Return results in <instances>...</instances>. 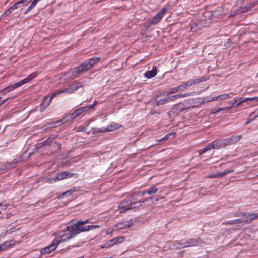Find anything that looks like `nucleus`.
<instances>
[{"instance_id":"nucleus-63","label":"nucleus","mask_w":258,"mask_h":258,"mask_svg":"<svg viewBox=\"0 0 258 258\" xmlns=\"http://www.w3.org/2000/svg\"><path fill=\"white\" fill-rule=\"evenodd\" d=\"M216 113H218V112H217V109H214L212 110L211 112L210 113L211 114H215Z\"/></svg>"},{"instance_id":"nucleus-21","label":"nucleus","mask_w":258,"mask_h":258,"mask_svg":"<svg viewBox=\"0 0 258 258\" xmlns=\"http://www.w3.org/2000/svg\"><path fill=\"white\" fill-rule=\"evenodd\" d=\"M157 74V69L155 66L153 67L151 70L147 71L145 72L144 76L145 77L150 79L156 76Z\"/></svg>"},{"instance_id":"nucleus-56","label":"nucleus","mask_w":258,"mask_h":258,"mask_svg":"<svg viewBox=\"0 0 258 258\" xmlns=\"http://www.w3.org/2000/svg\"><path fill=\"white\" fill-rule=\"evenodd\" d=\"M208 178H218V176L217 175V174H213L210 175L208 176Z\"/></svg>"},{"instance_id":"nucleus-16","label":"nucleus","mask_w":258,"mask_h":258,"mask_svg":"<svg viewBox=\"0 0 258 258\" xmlns=\"http://www.w3.org/2000/svg\"><path fill=\"white\" fill-rule=\"evenodd\" d=\"M223 224L225 225H235L237 226H241L244 224H245L244 220V219H235V220H229L226 222H224Z\"/></svg>"},{"instance_id":"nucleus-58","label":"nucleus","mask_w":258,"mask_h":258,"mask_svg":"<svg viewBox=\"0 0 258 258\" xmlns=\"http://www.w3.org/2000/svg\"><path fill=\"white\" fill-rule=\"evenodd\" d=\"M98 102L96 100H95L93 102V103L92 105H89L90 109L92 108L94 106H95L96 104H97Z\"/></svg>"},{"instance_id":"nucleus-5","label":"nucleus","mask_w":258,"mask_h":258,"mask_svg":"<svg viewBox=\"0 0 258 258\" xmlns=\"http://www.w3.org/2000/svg\"><path fill=\"white\" fill-rule=\"evenodd\" d=\"M82 86L83 85L81 83V82H79L78 81H75L73 82V83L71 84L68 88L57 91V93L60 94L66 93L71 94L73 93L75 91H76L77 90H78L79 88L82 87Z\"/></svg>"},{"instance_id":"nucleus-42","label":"nucleus","mask_w":258,"mask_h":258,"mask_svg":"<svg viewBox=\"0 0 258 258\" xmlns=\"http://www.w3.org/2000/svg\"><path fill=\"white\" fill-rule=\"evenodd\" d=\"M152 25H153V24L151 23L149 19L144 23V27L146 29H149Z\"/></svg>"},{"instance_id":"nucleus-7","label":"nucleus","mask_w":258,"mask_h":258,"mask_svg":"<svg viewBox=\"0 0 258 258\" xmlns=\"http://www.w3.org/2000/svg\"><path fill=\"white\" fill-rule=\"evenodd\" d=\"M74 174L67 171H63L58 173L56 175L51 179H50V183L56 182L57 180H62L67 178H71L74 176Z\"/></svg>"},{"instance_id":"nucleus-8","label":"nucleus","mask_w":258,"mask_h":258,"mask_svg":"<svg viewBox=\"0 0 258 258\" xmlns=\"http://www.w3.org/2000/svg\"><path fill=\"white\" fill-rule=\"evenodd\" d=\"M58 94L57 92H55L52 94L50 97L45 96L43 97L42 102L41 103V111H43L45 108H46L51 103L52 99L55 97Z\"/></svg>"},{"instance_id":"nucleus-32","label":"nucleus","mask_w":258,"mask_h":258,"mask_svg":"<svg viewBox=\"0 0 258 258\" xmlns=\"http://www.w3.org/2000/svg\"><path fill=\"white\" fill-rule=\"evenodd\" d=\"M55 136L54 135H51L49 138H48L46 141L41 143L40 144L42 145H44L46 144H49V145H51V143H52V141L53 139L55 138Z\"/></svg>"},{"instance_id":"nucleus-18","label":"nucleus","mask_w":258,"mask_h":258,"mask_svg":"<svg viewBox=\"0 0 258 258\" xmlns=\"http://www.w3.org/2000/svg\"><path fill=\"white\" fill-rule=\"evenodd\" d=\"M158 190L156 185H153L150 188L145 190L141 192V195L144 196L145 194L154 195L157 192Z\"/></svg>"},{"instance_id":"nucleus-57","label":"nucleus","mask_w":258,"mask_h":258,"mask_svg":"<svg viewBox=\"0 0 258 258\" xmlns=\"http://www.w3.org/2000/svg\"><path fill=\"white\" fill-rule=\"evenodd\" d=\"M172 134V133H170V134H168L166 135L163 138L161 139L160 140V141H162L163 139H168L169 137V136H171Z\"/></svg>"},{"instance_id":"nucleus-12","label":"nucleus","mask_w":258,"mask_h":258,"mask_svg":"<svg viewBox=\"0 0 258 258\" xmlns=\"http://www.w3.org/2000/svg\"><path fill=\"white\" fill-rule=\"evenodd\" d=\"M187 109V108L184 105L183 103H179L177 104L174 105L172 107L171 109V112L173 114L177 115L179 113L181 112L182 111Z\"/></svg>"},{"instance_id":"nucleus-23","label":"nucleus","mask_w":258,"mask_h":258,"mask_svg":"<svg viewBox=\"0 0 258 258\" xmlns=\"http://www.w3.org/2000/svg\"><path fill=\"white\" fill-rule=\"evenodd\" d=\"M230 144L232 145L240 141L242 138L241 135H233L228 138Z\"/></svg>"},{"instance_id":"nucleus-50","label":"nucleus","mask_w":258,"mask_h":258,"mask_svg":"<svg viewBox=\"0 0 258 258\" xmlns=\"http://www.w3.org/2000/svg\"><path fill=\"white\" fill-rule=\"evenodd\" d=\"M15 227H11V228L7 230L5 232L6 234H10L15 231Z\"/></svg>"},{"instance_id":"nucleus-26","label":"nucleus","mask_w":258,"mask_h":258,"mask_svg":"<svg viewBox=\"0 0 258 258\" xmlns=\"http://www.w3.org/2000/svg\"><path fill=\"white\" fill-rule=\"evenodd\" d=\"M37 75H38L37 72H33L30 75H29L27 77L24 79V80L25 82H26V83H27L29 81L32 80L33 79L35 78L36 77V76H37Z\"/></svg>"},{"instance_id":"nucleus-9","label":"nucleus","mask_w":258,"mask_h":258,"mask_svg":"<svg viewBox=\"0 0 258 258\" xmlns=\"http://www.w3.org/2000/svg\"><path fill=\"white\" fill-rule=\"evenodd\" d=\"M166 11L167 8H163L162 10L158 12L154 17L149 19L151 22V23L153 25H155L156 24L159 22L165 15Z\"/></svg>"},{"instance_id":"nucleus-6","label":"nucleus","mask_w":258,"mask_h":258,"mask_svg":"<svg viewBox=\"0 0 258 258\" xmlns=\"http://www.w3.org/2000/svg\"><path fill=\"white\" fill-rule=\"evenodd\" d=\"M118 208L120 213H123L131 209H135L132 206L131 202L128 197L124 199L119 205Z\"/></svg>"},{"instance_id":"nucleus-17","label":"nucleus","mask_w":258,"mask_h":258,"mask_svg":"<svg viewBox=\"0 0 258 258\" xmlns=\"http://www.w3.org/2000/svg\"><path fill=\"white\" fill-rule=\"evenodd\" d=\"M132 225H133L132 223L130 221H127L126 222H121V223L117 224L115 225V229L119 230V229H123L131 227V226H132Z\"/></svg>"},{"instance_id":"nucleus-31","label":"nucleus","mask_w":258,"mask_h":258,"mask_svg":"<svg viewBox=\"0 0 258 258\" xmlns=\"http://www.w3.org/2000/svg\"><path fill=\"white\" fill-rule=\"evenodd\" d=\"M13 90H14V88H13V85H10L7 87L4 88L3 89H2L1 91V92L2 94H5L12 91Z\"/></svg>"},{"instance_id":"nucleus-30","label":"nucleus","mask_w":258,"mask_h":258,"mask_svg":"<svg viewBox=\"0 0 258 258\" xmlns=\"http://www.w3.org/2000/svg\"><path fill=\"white\" fill-rule=\"evenodd\" d=\"M234 172V170H226L221 172L217 173V175L218 176V178H220L225 175H227L228 173H230Z\"/></svg>"},{"instance_id":"nucleus-27","label":"nucleus","mask_w":258,"mask_h":258,"mask_svg":"<svg viewBox=\"0 0 258 258\" xmlns=\"http://www.w3.org/2000/svg\"><path fill=\"white\" fill-rule=\"evenodd\" d=\"M214 149H219L223 148L221 140L213 141Z\"/></svg>"},{"instance_id":"nucleus-62","label":"nucleus","mask_w":258,"mask_h":258,"mask_svg":"<svg viewBox=\"0 0 258 258\" xmlns=\"http://www.w3.org/2000/svg\"><path fill=\"white\" fill-rule=\"evenodd\" d=\"M214 100H219L218 96L216 97H213L211 100V101H214Z\"/></svg>"},{"instance_id":"nucleus-3","label":"nucleus","mask_w":258,"mask_h":258,"mask_svg":"<svg viewBox=\"0 0 258 258\" xmlns=\"http://www.w3.org/2000/svg\"><path fill=\"white\" fill-rule=\"evenodd\" d=\"M143 197V196L141 195V192H135L127 197L131 202L132 206L135 209L141 207L145 202L148 201L149 200L152 201L153 199L152 197H149L143 200L140 198V197Z\"/></svg>"},{"instance_id":"nucleus-52","label":"nucleus","mask_w":258,"mask_h":258,"mask_svg":"<svg viewBox=\"0 0 258 258\" xmlns=\"http://www.w3.org/2000/svg\"><path fill=\"white\" fill-rule=\"evenodd\" d=\"M8 205L3 203H0V207L3 210H6L8 207Z\"/></svg>"},{"instance_id":"nucleus-29","label":"nucleus","mask_w":258,"mask_h":258,"mask_svg":"<svg viewBox=\"0 0 258 258\" xmlns=\"http://www.w3.org/2000/svg\"><path fill=\"white\" fill-rule=\"evenodd\" d=\"M233 95V93L230 94L224 93L218 96L219 100H224L228 98L231 97V95Z\"/></svg>"},{"instance_id":"nucleus-20","label":"nucleus","mask_w":258,"mask_h":258,"mask_svg":"<svg viewBox=\"0 0 258 258\" xmlns=\"http://www.w3.org/2000/svg\"><path fill=\"white\" fill-rule=\"evenodd\" d=\"M205 77H200L198 78L196 77H195L193 79L188 81L189 84H190V87L192 85H196L199 84L201 82H202L204 81H206Z\"/></svg>"},{"instance_id":"nucleus-22","label":"nucleus","mask_w":258,"mask_h":258,"mask_svg":"<svg viewBox=\"0 0 258 258\" xmlns=\"http://www.w3.org/2000/svg\"><path fill=\"white\" fill-rule=\"evenodd\" d=\"M82 113V111H81L80 109L79 108L77 109H76L73 113L69 114L68 115H66V116L69 117V121L70 119H74V118L77 117L78 116L81 115Z\"/></svg>"},{"instance_id":"nucleus-54","label":"nucleus","mask_w":258,"mask_h":258,"mask_svg":"<svg viewBox=\"0 0 258 258\" xmlns=\"http://www.w3.org/2000/svg\"><path fill=\"white\" fill-rule=\"evenodd\" d=\"M231 108V107H225V108H219V109H217V112H220L222 110H228L230 109Z\"/></svg>"},{"instance_id":"nucleus-37","label":"nucleus","mask_w":258,"mask_h":258,"mask_svg":"<svg viewBox=\"0 0 258 258\" xmlns=\"http://www.w3.org/2000/svg\"><path fill=\"white\" fill-rule=\"evenodd\" d=\"M37 3L34 0L32 2L31 4L27 8V9L25 11V14H27L29 11H30L36 5Z\"/></svg>"},{"instance_id":"nucleus-4","label":"nucleus","mask_w":258,"mask_h":258,"mask_svg":"<svg viewBox=\"0 0 258 258\" xmlns=\"http://www.w3.org/2000/svg\"><path fill=\"white\" fill-rule=\"evenodd\" d=\"M64 239L65 238H63V236L62 235L58 238H55L51 244L42 248L40 250V255L39 256L50 253L51 252L55 250L60 243L67 241L66 240H64Z\"/></svg>"},{"instance_id":"nucleus-36","label":"nucleus","mask_w":258,"mask_h":258,"mask_svg":"<svg viewBox=\"0 0 258 258\" xmlns=\"http://www.w3.org/2000/svg\"><path fill=\"white\" fill-rule=\"evenodd\" d=\"M179 91H180L179 89H178V86H177L176 87L171 88L170 90V91H167L166 92V94H167V95H169V94L175 93L179 92Z\"/></svg>"},{"instance_id":"nucleus-45","label":"nucleus","mask_w":258,"mask_h":258,"mask_svg":"<svg viewBox=\"0 0 258 258\" xmlns=\"http://www.w3.org/2000/svg\"><path fill=\"white\" fill-rule=\"evenodd\" d=\"M21 4H22V2H21V0H20V1H18L16 3H15L13 6H12L11 7L13 8V9L14 10V9L18 8L19 7V5Z\"/></svg>"},{"instance_id":"nucleus-15","label":"nucleus","mask_w":258,"mask_h":258,"mask_svg":"<svg viewBox=\"0 0 258 258\" xmlns=\"http://www.w3.org/2000/svg\"><path fill=\"white\" fill-rule=\"evenodd\" d=\"M203 242V240L200 237L197 238L188 239L185 241L186 247L196 246Z\"/></svg>"},{"instance_id":"nucleus-14","label":"nucleus","mask_w":258,"mask_h":258,"mask_svg":"<svg viewBox=\"0 0 258 258\" xmlns=\"http://www.w3.org/2000/svg\"><path fill=\"white\" fill-rule=\"evenodd\" d=\"M69 121V117L64 116L62 119L54 121L50 123H48L46 126L47 128H55L60 126L61 124H63Z\"/></svg>"},{"instance_id":"nucleus-39","label":"nucleus","mask_w":258,"mask_h":258,"mask_svg":"<svg viewBox=\"0 0 258 258\" xmlns=\"http://www.w3.org/2000/svg\"><path fill=\"white\" fill-rule=\"evenodd\" d=\"M13 10V8L10 7L7 10H6L5 12L2 14V17H5L8 15H9L11 13Z\"/></svg>"},{"instance_id":"nucleus-35","label":"nucleus","mask_w":258,"mask_h":258,"mask_svg":"<svg viewBox=\"0 0 258 258\" xmlns=\"http://www.w3.org/2000/svg\"><path fill=\"white\" fill-rule=\"evenodd\" d=\"M25 83H26V82H25L24 80L23 79L17 83H15L12 84V85H13L14 89H15V88L19 87L24 85Z\"/></svg>"},{"instance_id":"nucleus-19","label":"nucleus","mask_w":258,"mask_h":258,"mask_svg":"<svg viewBox=\"0 0 258 258\" xmlns=\"http://www.w3.org/2000/svg\"><path fill=\"white\" fill-rule=\"evenodd\" d=\"M247 217L248 219H244L245 224L251 223L252 220L258 218V213H248Z\"/></svg>"},{"instance_id":"nucleus-34","label":"nucleus","mask_w":258,"mask_h":258,"mask_svg":"<svg viewBox=\"0 0 258 258\" xmlns=\"http://www.w3.org/2000/svg\"><path fill=\"white\" fill-rule=\"evenodd\" d=\"M25 83H26V82H25L24 80L23 79L17 83H15L12 84V85H13L14 89H15V88L19 87L24 85Z\"/></svg>"},{"instance_id":"nucleus-40","label":"nucleus","mask_w":258,"mask_h":258,"mask_svg":"<svg viewBox=\"0 0 258 258\" xmlns=\"http://www.w3.org/2000/svg\"><path fill=\"white\" fill-rule=\"evenodd\" d=\"M221 141L223 147H225L226 146L230 145L228 138L222 139Z\"/></svg>"},{"instance_id":"nucleus-13","label":"nucleus","mask_w":258,"mask_h":258,"mask_svg":"<svg viewBox=\"0 0 258 258\" xmlns=\"http://www.w3.org/2000/svg\"><path fill=\"white\" fill-rule=\"evenodd\" d=\"M125 238L123 236L115 237L108 240L106 243L105 246H112L114 245L118 244L124 241Z\"/></svg>"},{"instance_id":"nucleus-41","label":"nucleus","mask_w":258,"mask_h":258,"mask_svg":"<svg viewBox=\"0 0 258 258\" xmlns=\"http://www.w3.org/2000/svg\"><path fill=\"white\" fill-rule=\"evenodd\" d=\"M117 128H118L117 127H113L112 126V125H111L110 126H107L106 128L104 129L102 131H103V132H109V131H113V130H115L117 129Z\"/></svg>"},{"instance_id":"nucleus-59","label":"nucleus","mask_w":258,"mask_h":258,"mask_svg":"<svg viewBox=\"0 0 258 258\" xmlns=\"http://www.w3.org/2000/svg\"><path fill=\"white\" fill-rule=\"evenodd\" d=\"M157 113V111H156L154 109H153V108H151V110H150V113L151 114L153 115V114H156Z\"/></svg>"},{"instance_id":"nucleus-44","label":"nucleus","mask_w":258,"mask_h":258,"mask_svg":"<svg viewBox=\"0 0 258 258\" xmlns=\"http://www.w3.org/2000/svg\"><path fill=\"white\" fill-rule=\"evenodd\" d=\"M250 116L252 117V119H256L258 117V109L251 113Z\"/></svg>"},{"instance_id":"nucleus-25","label":"nucleus","mask_w":258,"mask_h":258,"mask_svg":"<svg viewBox=\"0 0 258 258\" xmlns=\"http://www.w3.org/2000/svg\"><path fill=\"white\" fill-rule=\"evenodd\" d=\"M254 3H249L245 7L241 8V10L239 13H244L247 12L250 10L251 8L254 7L255 6Z\"/></svg>"},{"instance_id":"nucleus-1","label":"nucleus","mask_w":258,"mask_h":258,"mask_svg":"<svg viewBox=\"0 0 258 258\" xmlns=\"http://www.w3.org/2000/svg\"><path fill=\"white\" fill-rule=\"evenodd\" d=\"M83 224H78V222L73 223L72 224L67 226L64 230V232L68 231L67 233L63 234L64 240L67 241L76 236L81 232L89 231L87 226H83Z\"/></svg>"},{"instance_id":"nucleus-11","label":"nucleus","mask_w":258,"mask_h":258,"mask_svg":"<svg viewBox=\"0 0 258 258\" xmlns=\"http://www.w3.org/2000/svg\"><path fill=\"white\" fill-rule=\"evenodd\" d=\"M171 101H173L172 96H168V95H167V96L163 98L156 99L155 102L154 103L153 107L154 108L155 106L163 105Z\"/></svg>"},{"instance_id":"nucleus-61","label":"nucleus","mask_w":258,"mask_h":258,"mask_svg":"<svg viewBox=\"0 0 258 258\" xmlns=\"http://www.w3.org/2000/svg\"><path fill=\"white\" fill-rule=\"evenodd\" d=\"M55 144L56 145L57 147L60 150L61 149V144L60 143L55 142Z\"/></svg>"},{"instance_id":"nucleus-60","label":"nucleus","mask_w":258,"mask_h":258,"mask_svg":"<svg viewBox=\"0 0 258 258\" xmlns=\"http://www.w3.org/2000/svg\"><path fill=\"white\" fill-rule=\"evenodd\" d=\"M238 100H239V104H240L245 102L244 99L241 98H239Z\"/></svg>"},{"instance_id":"nucleus-24","label":"nucleus","mask_w":258,"mask_h":258,"mask_svg":"<svg viewBox=\"0 0 258 258\" xmlns=\"http://www.w3.org/2000/svg\"><path fill=\"white\" fill-rule=\"evenodd\" d=\"M11 248V244L9 241H6L0 244V252L6 250Z\"/></svg>"},{"instance_id":"nucleus-2","label":"nucleus","mask_w":258,"mask_h":258,"mask_svg":"<svg viewBox=\"0 0 258 258\" xmlns=\"http://www.w3.org/2000/svg\"><path fill=\"white\" fill-rule=\"evenodd\" d=\"M100 60L99 57H92L85 62L81 63L78 67H75L71 70V78H75L79 76V74L84 73L90 69L95 64L97 63Z\"/></svg>"},{"instance_id":"nucleus-51","label":"nucleus","mask_w":258,"mask_h":258,"mask_svg":"<svg viewBox=\"0 0 258 258\" xmlns=\"http://www.w3.org/2000/svg\"><path fill=\"white\" fill-rule=\"evenodd\" d=\"M100 226L98 225H88V227L89 228V230H92L94 229L98 228Z\"/></svg>"},{"instance_id":"nucleus-55","label":"nucleus","mask_w":258,"mask_h":258,"mask_svg":"<svg viewBox=\"0 0 258 258\" xmlns=\"http://www.w3.org/2000/svg\"><path fill=\"white\" fill-rule=\"evenodd\" d=\"M242 216L244 217L243 219H248V217H247L248 213H242Z\"/></svg>"},{"instance_id":"nucleus-10","label":"nucleus","mask_w":258,"mask_h":258,"mask_svg":"<svg viewBox=\"0 0 258 258\" xmlns=\"http://www.w3.org/2000/svg\"><path fill=\"white\" fill-rule=\"evenodd\" d=\"M168 247L171 249H182L186 247L185 242L182 241H171L168 243Z\"/></svg>"},{"instance_id":"nucleus-33","label":"nucleus","mask_w":258,"mask_h":258,"mask_svg":"<svg viewBox=\"0 0 258 258\" xmlns=\"http://www.w3.org/2000/svg\"><path fill=\"white\" fill-rule=\"evenodd\" d=\"M188 93H186V94H176V95H172V98L173 99V101H175L178 98H183V97H187L188 96Z\"/></svg>"},{"instance_id":"nucleus-43","label":"nucleus","mask_w":258,"mask_h":258,"mask_svg":"<svg viewBox=\"0 0 258 258\" xmlns=\"http://www.w3.org/2000/svg\"><path fill=\"white\" fill-rule=\"evenodd\" d=\"M240 105V104H239V100H238V99H236L232 103V105H231V106L230 107H231V108L232 107L236 108V107H238Z\"/></svg>"},{"instance_id":"nucleus-64","label":"nucleus","mask_w":258,"mask_h":258,"mask_svg":"<svg viewBox=\"0 0 258 258\" xmlns=\"http://www.w3.org/2000/svg\"><path fill=\"white\" fill-rule=\"evenodd\" d=\"M242 214V213H235V214H234V216L235 217H239V216H242V214Z\"/></svg>"},{"instance_id":"nucleus-38","label":"nucleus","mask_w":258,"mask_h":258,"mask_svg":"<svg viewBox=\"0 0 258 258\" xmlns=\"http://www.w3.org/2000/svg\"><path fill=\"white\" fill-rule=\"evenodd\" d=\"M78 191V188L76 187H74L72 189H71L70 190H67L66 192H64L63 194V195L65 196V195H70V194H72V193H74L75 192H77Z\"/></svg>"},{"instance_id":"nucleus-28","label":"nucleus","mask_w":258,"mask_h":258,"mask_svg":"<svg viewBox=\"0 0 258 258\" xmlns=\"http://www.w3.org/2000/svg\"><path fill=\"white\" fill-rule=\"evenodd\" d=\"M178 86V89H179L180 91H183L184 90L190 87V84L188 81L184 82L181 84L179 85Z\"/></svg>"},{"instance_id":"nucleus-49","label":"nucleus","mask_w":258,"mask_h":258,"mask_svg":"<svg viewBox=\"0 0 258 258\" xmlns=\"http://www.w3.org/2000/svg\"><path fill=\"white\" fill-rule=\"evenodd\" d=\"M79 108L80 109V110H81V111H82V113L87 111L89 109H90V108L89 106V105L88 106H84V107H80Z\"/></svg>"},{"instance_id":"nucleus-53","label":"nucleus","mask_w":258,"mask_h":258,"mask_svg":"<svg viewBox=\"0 0 258 258\" xmlns=\"http://www.w3.org/2000/svg\"><path fill=\"white\" fill-rule=\"evenodd\" d=\"M206 146L207 147V149H208L209 150H210L211 149H214V145H213V142L210 143V144H209Z\"/></svg>"},{"instance_id":"nucleus-48","label":"nucleus","mask_w":258,"mask_h":258,"mask_svg":"<svg viewBox=\"0 0 258 258\" xmlns=\"http://www.w3.org/2000/svg\"><path fill=\"white\" fill-rule=\"evenodd\" d=\"M9 242L10 243L11 248L12 247L16 245V244H18L20 243V241H17L14 240L9 241Z\"/></svg>"},{"instance_id":"nucleus-47","label":"nucleus","mask_w":258,"mask_h":258,"mask_svg":"<svg viewBox=\"0 0 258 258\" xmlns=\"http://www.w3.org/2000/svg\"><path fill=\"white\" fill-rule=\"evenodd\" d=\"M208 151L209 150L207 149V147L206 146L205 148L201 149L199 151V155H202Z\"/></svg>"},{"instance_id":"nucleus-46","label":"nucleus","mask_w":258,"mask_h":258,"mask_svg":"<svg viewBox=\"0 0 258 258\" xmlns=\"http://www.w3.org/2000/svg\"><path fill=\"white\" fill-rule=\"evenodd\" d=\"M77 222H78V224H83V225H84V224H86L87 223H89L90 220H89V219H85L84 220H78V221H77Z\"/></svg>"}]
</instances>
